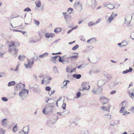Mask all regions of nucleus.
I'll use <instances>...</instances> for the list:
<instances>
[{"label": "nucleus", "instance_id": "774afa93", "mask_svg": "<svg viewBox=\"0 0 134 134\" xmlns=\"http://www.w3.org/2000/svg\"><path fill=\"white\" fill-rule=\"evenodd\" d=\"M100 71V70L99 69L97 70L94 71V72L96 73H99Z\"/></svg>", "mask_w": 134, "mask_h": 134}, {"label": "nucleus", "instance_id": "a878e982", "mask_svg": "<svg viewBox=\"0 0 134 134\" xmlns=\"http://www.w3.org/2000/svg\"><path fill=\"white\" fill-rule=\"evenodd\" d=\"M54 73L55 74H58L59 73V71L55 66H54L53 68Z\"/></svg>", "mask_w": 134, "mask_h": 134}, {"label": "nucleus", "instance_id": "8fccbe9b", "mask_svg": "<svg viewBox=\"0 0 134 134\" xmlns=\"http://www.w3.org/2000/svg\"><path fill=\"white\" fill-rule=\"evenodd\" d=\"M2 100L4 102H7L8 100V99L6 97H4L2 98Z\"/></svg>", "mask_w": 134, "mask_h": 134}, {"label": "nucleus", "instance_id": "603ef678", "mask_svg": "<svg viewBox=\"0 0 134 134\" xmlns=\"http://www.w3.org/2000/svg\"><path fill=\"white\" fill-rule=\"evenodd\" d=\"M101 21V19L100 18H99L95 23V24H97L100 23Z\"/></svg>", "mask_w": 134, "mask_h": 134}, {"label": "nucleus", "instance_id": "7c9ffc66", "mask_svg": "<svg viewBox=\"0 0 134 134\" xmlns=\"http://www.w3.org/2000/svg\"><path fill=\"white\" fill-rule=\"evenodd\" d=\"M32 59L35 61H37V60H40V59L38 57V56H35L33 57V58H31V60H32Z\"/></svg>", "mask_w": 134, "mask_h": 134}, {"label": "nucleus", "instance_id": "5fc2aeb1", "mask_svg": "<svg viewBox=\"0 0 134 134\" xmlns=\"http://www.w3.org/2000/svg\"><path fill=\"white\" fill-rule=\"evenodd\" d=\"M51 88L49 86H47L45 88V90L46 91H49L51 90Z\"/></svg>", "mask_w": 134, "mask_h": 134}, {"label": "nucleus", "instance_id": "4c0bfd02", "mask_svg": "<svg viewBox=\"0 0 134 134\" xmlns=\"http://www.w3.org/2000/svg\"><path fill=\"white\" fill-rule=\"evenodd\" d=\"M74 11V9L72 8H68V13L69 14L71 13L72 12H73Z\"/></svg>", "mask_w": 134, "mask_h": 134}, {"label": "nucleus", "instance_id": "37998d69", "mask_svg": "<svg viewBox=\"0 0 134 134\" xmlns=\"http://www.w3.org/2000/svg\"><path fill=\"white\" fill-rule=\"evenodd\" d=\"M79 46L78 44L76 45L75 46L73 47L72 48V50H75L79 47Z\"/></svg>", "mask_w": 134, "mask_h": 134}, {"label": "nucleus", "instance_id": "dca6fc26", "mask_svg": "<svg viewBox=\"0 0 134 134\" xmlns=\"http://www.w3.org/2000/svg\"><path fill=\"white\" fill-rule=\"evenodd\" d=\"M25 85L24 84L19 83L16 84V86L17 88H24L25 87Z\"/></svg>", "mask_w": 134, "mask_h": 134}, {"label": "nucleus", "instance_id": "72a5a7b5", "mask_svg": "<svg viewBox=\"0 0 134 134\" xmlns=\"http://www.w3.org/2000/svg\"><path fill=\"white\" fill-rule=\"evenodd\" d=\"M62 29L60 27L57 28L54 30V32L55 33L59 32L61 31Z\"/></svg>", "mask_w": 134, "mask_h": 134}, {"label": "nucleus", "instance_id": "39448f33", "mask_svg": "<svg viewBox=\"0 0 134 134\" xmlns=\"http://www.w3.org/2000/svg\"><path fill=\"white\" fill-rule=\"evenodd\" d=\"M86 5L88 7H91L93 8L96 6V2L95 0H87Z\"/></svg>", "mask_w": 134, "mask_h": 134}, {"label": "nucleus", "instance_id": "e433bc0d", "mask_svg": "<svg viewBox=\"0 0 134 134\" xmlns=\"http://www.w3.org/2000/svg\"><path fill=\"white\" fill-rule=\"evenodd\" d=\"M46 79V80H47V83H49L50 82V81L52 79V78L51 77H47L45 78Z\"/></svg>", "mask_w": 134, "mask_h": 134}, {"label": "nucleus", "instance_id": "b1692460", "mask_svg": "<svg viewBox=\"0 0 134 134\" xmlns=\"http://www.w3.org/2000/svg\"><path fill=\"white\" fill-rule=\"evenodd\" d=\"M132 70V69L130 67L129 69L128 70H126L125 71H123L122 74H125L127 73L130 72H131Z\"/></svg>", "mask_w": 134, "mask_h": 134}, {"label": "nucleus", "instance_id": "49530a36", "mask_svg": "<svg viewBox=\"0 0 134 134\" xmlns=\"http://www.w3.org/2000/svg\"><path fill=\"white\" fill-rule=\"evenodd\" d=\"M24 11H26V12H29L31 11V9L29 7H27L25 9Z\"/></svg>", "mask_w": 134, "mask_h": 134}, {"label": "nucleus", "instance_id": "0eeeda50", "mask_svg": "<svg viewBox=\"0 0 134 134\" xmlns=\"http://www.w3.org/2000/svg\"><path fill=\"white\" fill-rule=\"evenodd\" d=\"M36 7L38 8H40L38 9L39 11H43L44 9V7L43 5L41 6V3L40 1H38L35 2Z\"/></svg>", "mask_w": 134, "mask_h": 134}, {"label": "nucleus", "instance_id": "338daca9", "mask_svg": "<svg viewBox=\"0 0 134 134\" xmlns=\"http://www.w3.org/2000/svg\"><path fill=\"white\" fill-rule=\"evenodd\" d=\"M130 111L133 113H134V107H132L130 109Z\"/></svg>", "mask_w": 134, "mask_h": 134}, {"label": "nucleus", "instance_id": "c9c22d12", "mask_svg": "<svg viewBox=\"0 0 134 134\" xmlns=\"http://www.w3.org/2000/svg\"><path fill=\"white\" fill-rule=\"evenodd\" d=\"M17 130V124L12 129V131L14 132H15Z\"/></svg>", "mask_w": 134, "mask_h": 134}, {"label": "nucleus", "instance_id": "f257e3e1", "mask_svg": "<svg viewBox=\"0 0 134 134\" xmlns=\"http://www.w3.org/2000/svg\"><path fill=\"white\" fill-rule=\"evenodd\" d=\"M8 52L14 57L15 58L17 55L18 49L16 48L20 45L19 44L14 41L8 42Z\"/></svg>", "mask_w": 134, "mask_h": 134}, {"label": "nucleus", "instance_id": "13d9d810", "mask_svg": "<svg viewBox=\"0 0 134 134\" xmlns=\"http://www.w3.org/2000/svg\"><path fill=\"white\" fill-rule=\"evenodd\" d=\"M34 21L35 23L38 26L40 24L39 22L38 21H36L35 20H34Z\"/></svg>", "mask_w": 134, "mask_h": 134}, {"label": "nucleus", "instance_id": "7ed1b4c3", "mask_svg": "<svg viewBox=\"0 0 134 134\" xmlns=\"http://www.w3.org/2000/svg\"><path fill=\"white\" fill-rule=\"evenodd\" d=\"M117 15V14H115L114 12H112L111 13L110 16L107 19V16L105 17V19L107 20V22L108 23L110 24Z\"/></svg>", "mask_w": 134, "mask_h": 134}, {"label": "nucleus", "instance_id": "9d476101", "mask_svg": "<svg viewBox=\"0 0 134 134\" xmlns=\"http://www.w3.org/2000/svg\"><path fill=\"white\" fill-rule=\"evenodd\" d=\"M111 105H109L107 107L104 106H103L101 107L100 109H102L104 111H109L110 110Z\"/></svg>", "mask_w": 134, "mask_h": 134}, {"label": "nucleus", "instance_id": "bf43d9fd", "mask_svg": "<svg viewBox=\"0 0 134 134\" xmlns=\"http://www.w3.org/2000/svg\"><path fill=\"white\" fill-rule=\"evenodd\" d=\"M88 88H87V87H84L83 86L82 88V90L83 91L84 90H88Z\"/></svg>", "mask_w": 134, "mask_h": 134}, {"label": "nucleus", "instance_id": "a19ab883", "mask_svg": "<svg viewBox=\"0 0 134 134\" xmlns=\"http://www.w3.org/2000/svg\"><path fill=\"white\" fill-rule=\"evenodd\" d=\"M33 79L35 81H37L38 80L37 77L35 74L33 75Z\"/></svg>", "mask_w": 134, "mask_h": 134}, {"label": "nucleus", "instance_id": "69168bd1", "mask_svg": "<svg viewBox=\"0 0 134 134\" xmlns=\"http://www.w3.org/2000/svg\"><path fill=\"white\" fill-rule=\"evenodd\" d=\"M105 74H104V76L107 78H109V75L106 72H105Z\"/></svg>", "mask_w": 134, "mask_h": 134}, {"label": "nucleus", "instance_id": "680f3d73", "mask_svg": "<svg viewBox=\"0 0 134 134\" xmlns=\"http://www.w3.org/2000/svg\"><path fill=\"white\" fill-rule=\"evenodd\" d=\"M116 90L110 92V94L111 95V94H115V93H116Z\"/></svg>", "mask_w": 134, "mask_h": 134}, {"label": "nucleus", "instance_id": "a211bd4d", "mask_svg": "<svg viewBox=\"0 0 134 134\" xmlns=\"http://www.w3.org/2000/svg\"><path fill=\"white\" fill-rule=\"evenodd\" d=\"M92 92L93 94H99L98 88H94L92 90Z\"/></svg>", "mask_w": 134, "mask_h": 134}, {"label": "nucleus", "instance_id": "9b49d317", "mask_svg": "<svg viewBox=\"0 0 134 134\" xmlns=\"http://www.w3.org/2000/svg\"><path fill=\"white\" fill-rule=\"evenodd\" d=\"M1 122L3 126L5 127H7L8 123L7 122V119H3L2 120Z\"/></svg>", "mask_w": 134, "mask_h": 134}, {"label": "nucleus", "instance_id": "58836bf2", "mask_svg": "<svg viewBox=\"0 0 134 134\" xmlns=\"http://www.w3.org/2000/svg\"><path fill=\"white\" fill-rule=\"evenodd\" d=\"M95 24V23L93 21H92L88 23V25L90 26H92Z\"/></svg>", "mask_w": 134, "mask_h": 134}, {"label": "nucleus", "instance_id": "393cba45", "mask_svg": "<svg viewBox=\"0 0 134 134\" xmlns=\"http://www.w3.org/2000/svg\"><path fill=\"white\" fill-rule=\"evenodd\" d=\"M25 56L24 55H19L18 57V59L20 61H22L25 59Z\"/></svg>", "mask_w": 134, "mask_h": 134}, {"label": "nucleus", "instance_id": "4d7b16f0", "mask_svg": "<svg viewBox=\"0 0 134 134\" xmlns=\"http://www.w3.org/2000/svg\"><path fill=\"white\" fill-rule=\"evenodd\" d=\"M47 80H46V79L45 78H44L42 80V82H41V84H43L44 83V82H47Z\"/></svg>", "mask_w": 134, "mask_h": 134}, {"label": "nucleus", "instance_id": "2f4dec72", "mask_svg": "<svg viewBox=\"0 0 134 134\" xmlns=\"http://www.w3.org/2000/svg\"><path fill=\"white\" fill-rule=\"evenodd\" d=\"M127 18H125L124 23L126 26L130 24V21L127 20Z\"/></svg>", "mask_w": 134, "mask_h": 134}, {"label": "nucleus", "instance_id": "f03ea898", "mask_svg": "<svg viewBox=\"0 0 134 134\" xmlns=\"http://www.w3.org/2000/svg\"><path fill=\"white\" fill-rule=\"evenodd\" d=\"M59 58L58 59L59 61L63 64L65 63H69L70 58L69 56L68 57L67 55H64L62 57H60L59 55Z\"/></svg>", "mask_w": 134, "mask_h": 134}, {"label": "nucleus", "instance_id": "6e6552de", "mask_svg": "<svg viewBox=\"0 0 134 134\" xmlns=\"http://www.w3.org/2000/svg\"><path fill=\"white\" fill-rule=\"evenodd\" d=\"M28 63L26 64H24L25 66V67L27 69H30L31 68L32 65L34 63V61L32 59V60L28 59H27Z\"/></svg>", "mask_w": 134, "mask_h": 134}, {"label": "nucleus", "instance_id": "ea45409f", "mask_svg": "<svg viewBox=\"0 0 134 134\" xmlns=\"http://www.w3.org/2000/svg\"><path fill=\"white\" fill-rule=\"evenodd\" d=\"M5 131L1 128L0 130V134H5Z\"/></svg>", "mask_w": 134, "mask_h": 134}, {"label": "nucleus", "instance_id": "ddd939ff", "mask_svg": "<svg viewBox=\"0 0 134 134\" xmlns=\"http://www.w3.org/2000/svg\"><path fill=\"white\" fill-rule=\"evenodd\" d=\"M104 7H107L110 9H112L114 8L115 5L114 4H108L104 6Z\"/></svg>", "mask_w": 134, "mask_h": 134}, {"label": "nucleus", "instance_id": "f704fd0d", "mask_svg": "<svg viewBox=\"0 0 134 134\" xmlns=\"http://www.w3.org/2000/svg\"><path fill=\"white\" fill-rule=\"evenodd\" d=\"M121 104L122 105V107H123L125 108V107L126 106L127 102L125 101H124L121 103Z\"/></svg>", "mask_w": 134, "mask_h": 134}, {"label": "nucleus", "instance_id": "6e6d98bb", "mask_svg": "<svg viewBox=\"0 0 134 134\" xmlns=\"http://www.w3.org/2000/svg\"><path fill=\"white\" fill-rule=\"evenodd\" d=\"M19 66H20L19 64H18L17 65V66H16V67L15 69V71L16 72L19 69Z\"/></svg>", "mask_w": 134, "mask_h": 134}, {"label": "nucleus", "instance_id": "e2e57ef3", "mask_svg": "<svg viewBox=\"0 0 134 134\" xmlns=\"http://www.w3.org/2000/svg\"><path fill=\"white\" fill-rule=\"evenodd\" d=\"M129 95L131 98L132 99H133L134 98V95L133 93H131Z\"/></svg>", "mask_w": 134, "mask_h": 134}, {"label": "nucleus", "instance_id": "412c9836", "mask_svg": "<svg viewBox=\"0 0 134 134\" xmlns=\"http://www.w3.org/2000/svg\"><path fill=\"white\" fill-rule=\"evenodd\" d=\"M28 127L26 126L23 128V130H22V131L25 134H27L28 133Z\"/></svg>", "mask_w": 134, "mask_h": 134}, {"label": "nucleus", "instance_id": "4be33fe9", "mask_svg": "<svg viewBox=\"0 0 134 134\" xmlns=\"http://www.w3.org/2000/svg\"><path fill=\"white\" fill-rule=\"evenodd\" d=\"M48 53H47L46 52L43 54L40 55H39V58H42L46 57L48 55Z\"/></svg>", "mask_w": 134, "mask_h": 134}, {"label": "nucleus", "instance_id": "cd10ccee", "mask_svg": "<svg viewBox=\"0 0 134 134\" xmlns=\"http://www.w3.org/2000/svg\"><path fill=\"white\" fill-rule=\"evenodd\" d=\"M15 82L14 81H12L9 82L8 84V86L10 87L11 86H13L15 85Z\"/></svg>", "mask_w": 134, "mask_h": 134}, {"label": "nucleus", "instance_id": "052dcab7", "mask_svg": "<svg viewBox=\"0 0 134 134\" xmlns=\"http://www.w3.org/2000/svg\"><path fill=\"white\" fill-rule=\"evenodd\" d=\"M125 108L123 107H122L120 111V113H122L124 111V109Z\"/></svg>", "mask_w": 134, "mask_h": 134}, {"label": "nucleus", "instance_id": "f8f14e48", "mask_svg": "<svg viewBox=\"0 0 134 134\" xmlns=\"http://www.w3.org/2000/svg\"><path fill=\"white\" fill-rule=\"evenodd\" d=\"M59 56L51 57L50 59V61L52 63H55L57 61L56 60L58 57H59Z\"/></svg>", "mask_w": 134, "mask_h": 134}, {"label": "nucleus", "instance_id": "1a4fd4ad", "mask_svg": "<svg viewBox=\"0 0 134 134\" xmlns=\"http://www.w3.org/2000/svg\"><path fill=\"white\" fill-rule=\"evenodd\" d=\"M73 53H71L69 54V57L70 58V60L71 61H73L77 59L78 57V55L76 54L75 55H72L73 54Z\"/></svg>", "mask_w": 134, "mask_h": 134}, {"label": "nucleus", "instance_id": "09e8293b", "mask_svg": "<svg viewBox=\"0 0 134 134\" xmlns=\"http://www.w3.org/2000/svg\"><path fill=\"white\" fill-rule=\"evenodd\" d=\"M37 42V41H35L32 40H30L29 41V42L30 43H35Z\"/></svg>", "mask_w": 134, "mask_h": 134}, {"label": "nucleus", "instance_id": "2eb2a0df", "mask_svg": "<svg viewBox=\"0 0 134 134\" xmlns=\"http://www.w3.org/2000/svg\"><path fill=\"white\" fill-rule=\"evenodd\" d=\"M45 37L47 38L49 37H53L54 36V34L53 33H47L45 35Z\"/></svg>", "mask_w": 134, "mask_h": 134}, {"label": "nucleus", "instance_id": "79ce46f5", "mask_svg": "<svg viewBox=\"0 0 134 134\" xmlns=\"http://www.w3.org/2000/svg\"><path fill=\"white\" fill-rule=\"evenodd\" d=\"M98 91L99 92V94L100 93H101L102 91H103V89L101 87H100V86H99V87H98Z\"/></svg>", "mask_w": 134, "mask_h": 134}, {"label": "nucleus", "instance_id": "c85d7f7f", "mask_svg": "<svg viewBox=\"0 0 134 134\" xmlns=\"http://www.w3.org/2000/svg\"><path fill=\"white\" fill-rule=\"evenodd\" d=\"M29 88L31 89L34 88V90H37L39 88V86L36 85H35L33 87L31 85H30Z\"/></svg>", "mask_w": 134, "mask_h": 134}, {"label": "nucleus", "instance_id": "3c124183", "mask_svg": "<svg viewBox=\"0 0 134 134\" xmlns=\"http://www.w3.org/2000/svg\"><path fill=\"white\" fill-rule=\"evenodd\" d=\"M64 17L65 19V20L67 22V19L68 18V16H69V15L68 14H64Z\"/></svg>", "mask_w": 134, "mask_h": 134}, {"label": "nucleus", "instance_id": "f3484780", "mask_svg": "<svg viewBox=\"0 0 134 134\" xmlns=\"http://www.w3.org/2000/svg\"><path fill=\"white\" fill-rule=\"evenodd\" d=\"M105 83V81L104 80H99L98 81V86L99 87V86L101 85H104Z\"/></svg>", "mask_w": 134, "mask_h": 134}, {"label": "nucleus", "instance_id": "473e14b6", "mask_svg": "<svg viewBox=\"0 0 134 134\" xmlns=\"http://www.w3.org/2000/svg\"><path fill=\"white\" fill-rule=\"evenodd\" d=\"M83 86L84 87H87L88 90H89L90 87V86L89 85V83L87 82H85L83 83Z\"/></svg>", "mask_w": 134, "mask_h": 134}, {"label": "nucleus", "instance_id": "5701e85b", "mask_svg": "<svg viewBox=\"0 0 134 134\" xmlns=\"http://www.w3.org/2000/svg\"><path fill=\"white\" fill-rule=\"evenodd\" d=\"M50 108V107H45L43 110V113L45 114H47V113L45 112V110L47 111L48 112H49V111L48 110H49Z\"/></svg>", "mask_w": 134, "mask_h": 134}, {"label": "nucleus", "instance_id": "20e7f679", "mask_svg": "<svg viewBox=\"0 0 134 134\" xmlns=\"http://www.w3.org/2000/svg\"><path fill=\"white\" fill-rule=\"evenodd\" d=\"M29 92L28 90L24 89L22 90L21 91L19 92V95L22 99L25 98Z\"/></svg>", "mask_w": 134, "mask_h": 134}, {"label": "nucleus", "instance_id": "aec40b11", "mask_svg": "<svg viewBox=\"0 0 134 134\" xmlns=\"http://www.w3.org/2000/svg\"><path fill=\"white\" fill-rule=\"evenodd\" d=\"M111 115L109 113H108L107 114H105L103 115L104 118L107 120H110L111 119Z\"/></svg>", "mask_w": 134, "mask_h": 134}, {"label": "nucleus", "instance_id": "0e129e2a", "mask_svg": "<svg viewBox=\"0 0 134 134\" xmlns=\"http://www.w3.org/2000/svg\"><path fill=\"white\" fill-rule=\"evenodd\" d=\"M114 86L116 85L119 84V83H120V84H121V83H122L121 82H114Z\"/></svg>", "mask_w": 134, "mask_h": 134}, {"label": "nucleus", "instance_id": "c03bdc74", "mask_svg": "<svg viewBox=\"0 0 134 134\" xmlns=\"http://www.w3.org/2000/svg\"><path fill=\"white\" fill-rule=\"evenodd\" d=\"M81 93L80 92H78L76 94V98H79L81 95Z\"/></svg>", "mask_w": 134, "mask_h": 134}, {"label": "nucleus", "instance_id": "de8ad7c7", "mask_svg": "<svg viewBox=\"0 0 134 134\" xmlns=\"http://www.w3.org/2000/svg\"><path fill=\"white\" fill-rule=\"evenodd\" d=\"M6 52L5 51H2L0 53V57H2L3 55L4 54H5L6 53Z\"/></svg>", "mask_w": 134, "mask_h": 134}, {"label": "nucleus", "instance_id": "6ab92c4d", "mask_svg": "<svg viewBox=\"0 0 134 134\" xmlns=\"http://www.w3.org/2000/svg\"><path fill=\"white\" fill-rule=\"evenodd\" d=\"M117 122L118 121L116 120H112L110 122V125L111 126H114L117 124Z\"/></svg>", "mask_w": 134, "mask_h": 134}, {"label": "nucleus", "instance_id": "864d4df0", "mask_svg": "<svg viewBox=\"0 0 134 134\" xmlns=\"http://www.w3.org/2000/svg\"><path fill=\"white\" fill-rule=\"evenodd\" d=\"M92 43L93 42H94L96 41V39L95 38H91Z\"/></svg>", "mask_w": 134, "mask_h": 134}, {"label": "nucleus", "instance_id": "4468645a", "mask_svg": "<svg viewBox=\"0 0 134 134\" xmlns=\"http://www.w3.org/2000/svg\"><path fill=\"white\" fill-rule=\"evenodd\" d=\"M74 6L76 7H79V8H80L81 9L82 8V4H80V2L79 1H76L75 2L74 4Z\"/></svg>", "mask_w": 134, "mask_h": 134}, {"label": "nucleus", "instance_id": "423d86ee", "mask_svg": "<svg viewBox=\"0 0 134 134\" xmlns=\"http://www.w3.org/2000/svg\"><path fill=\"white\" fill-rule=\"evenodd\" d=\"M99 100L103 105L107 104L110 100L109 98L105 97L104 96H101Z\"/></svg>", "mask_w": 134, "mask_h": 134}, {"label": "nucleus", "instance_id": "c756f323", "mask_svg": "<svg viewBox=\"0 0 134 134\" xmlns=\"http://www.w3.org/2000/svg\"><path fill=\"white\" fill-rule=\"evenodd\" d=\"M66 71L68 72L72 73L73 72L72 69H71V67H68L66 69Z\"/></svg>", "mask_w": 134, "mask_h": 134}, {"label": "nucleus", "instance_id": "a18cd8bd", "mask_svg": "<svg viewBox=\"0 0 134 134\" xmlns=\"http://www.w3.org/2000/svg\"><path fill=\"white\" fill-rule=\"evenodd\" d=\"M66 105L65 103H63L62 106V107L63 109L65 110L66 109Z\"/></svg>", "mask_w": 134, "mask_h": 134}, {"label": "nucleus", "instance_id": "bb28decb", "mask_svg": "<svg viewBox=\"0 0 134 134\" xmlns=\"http://www.w3.org/2000/svg\"><path fill=\"white\" fill-rule=\"evenodd\" d=\"M72 76L73 77H75L77 79H80L81 76L80 74H74Z\"/></svg>", "mask_w": 134, "mask_h": 134}]
</instances>
